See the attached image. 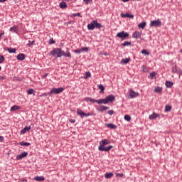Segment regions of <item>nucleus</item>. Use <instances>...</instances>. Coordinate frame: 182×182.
Here are the masks:
<instances>
[{"instance_id":"f257e3e1","label":"nucleus","mask_w":182,"mask_h":182,"mask_svg":"<svg viewBox=\"0 0 182 182\" xmlns=\"http://www.w3.org/2000/svg\"><path fill=\"white\" fill-rule=\"evenodd\" d=\"M50 53L52 56H54V58H62V56L70 58L72 56L69 48H66V52L62 50V48H56L51 50Z\"/></svg>"},{"instance_id":"f03ea898","label":"nucleus","mask_w":182,"mask_h":182,"mask_svg":"<svg viewBox=\"0 0 182 182\" xmlns=\"http://www.w3.org/2000/svg\"><path fill=\"white\" fill-rule=\"evenodd\" d=\"M107 144H110V140L109 139H103L100 142V146H98V150L100 151H110L112 149H113V146L109 145L107 147H105V146H107Z\"/></svg>"},{"instance_id":"7ed1b4c3","label":"nucleus","mask_w":182,"mask_h":182,"mask_svg":"<svg viewBox=\"0 0 182 182\" xmlns=\"http://www.w3.org/2000/svg\"><path fill=\"white\" fill-rule=\"evenodd\" d=\"M116 97L113 95H110L107 96L105 98L97 100V105H107L110 103V102L114 101Z\"/></svg>"},{"instance_id":"20e7f679","label":"nucleus","mask_w":182,"mask_h":182,"mask_svg":"<svg viewBox=\"0 0 182 182\" xmlns=\"http://www.w3.org/2000/svg\"><path fill=\"white\" fill-rule=\"evenodd\" d=\"M117 38H120V39L124 41V39H127V38H129V33H126L124 31L117 33Z\"/></svg>"},{"instance_id":"39448f33","label":"nucleus","mask_w":182,"mask_h":182,"mask_svg":"<svg viewBox=\"0 0 182 182\" xmlns=\"http://www.w3.org/2000/svg\"><path fill=\"white\" fill-rule=\"evenodd\" d=\"M63 90H65L63 87L52 88L50 93V95H59V93H62Z\"/></svg>"},{"instance_id":"423d86ee","label":"nucleus","mask_w":182,"mask_h":182,"mask_svg":"<svg viewBox=\"0 0 182 182\" xmlns=\"http://www.w3.org/2000/svg\"><path fill=\"white\" fill-rule=\"evenodd\" d=\"M153 26H154L155 28H159L161 26V21H160V19L151 21L150 27L153 28Z\"/></svg>"},{"instance_id":"0eeeda50","label":"nucleus","mask_w":182,"mask_h":182,"mask_svg":"<svg viewBox=\"0 0 182 182\" xmlns=\"http://www.w3.org/2000/svg\"><path fill=\"white\" fill-rule=\"evenodd\" d=\"M139 95V92H136L132 89L129 90L130 99H134V97H137Z\"/></svg>"},{"instance_id":"6e6552de","label":"nucleus","mask_w":182,"mask_h":182,"mask_svg":"<svg viewBox=\"0 0 182 182\" xmlns=\"http://www.w3.org/2000/svg\"><path fill=\"white\" fill-rule=\"evenodd\" d=\"M28 156V152L24 151L16 156V160H22V159Z\"/></svg>"},{"instance_id":"1a4fd4ad","label":"nucleus","mask_w":182,"mask_h":182,"mask_svg":"<svg viewBox=\"0 0 182 182\" xmlns=\"http://www.w3.org/2000/svg\"><path fill=\"white\" fill-rule=\"evenodd\" d=\"M87 28L88 31H93L95 29V20L92 21L90 23L87 24Z\"/></svg>"},{"instance_id":"9d476101","label":"nucleus","mask_w":182,"mask_h":182,"mask_svg":"<svg viewBox=\"0 0 182 182\" xmlns=\"http://www.w3.org/2000/svg\"><path fill=\"white\" fill-rule=\"evenodd\" d=\"M77 114H78V116H80L82 119H83V117H86V113L83 112V111H82L80 109H77Z\"/></svg>"},{"instance_id":"9b49d317","label":"nucleus","mask_w":182,"mask_h":182,"mask_svg":"<svg viewBox=\"0 0 182 182\" xmlns=\"http://www.w3.org/2000/svg\"><path fill=\"white\" fill-rule=\"evenodd\" d=\"M132 38H134L135 39H139V38H141V33L139 31H135L132 34Z\"/></svg>"},{"instance_id":"f8f14e48","label":"nucleus","mask_w":182,"mask_h":182,"mask_svg":"<svg viewBox=\"0 0 182 182\" xmlns=\"http://www.w3.org/2000/svg\"><path fill=\"white\" fill-rule=\"evenodd\" d=\"M121 16L122 18H131L132 19L134 18V16H133V14H129V13L121 14Z\"/></svg>"},{"instance_id":"ddd939ff","label":"nucleus","mask_w":182,"mask_h":182,"mask_svg":"<svg viewBox=\"0 0 182 182\" xmlns=\"http://www.w3.org/2000/svg\"><path fill=\"white\" fill-rule=\"evenodd\" d=\"M18 28L17 27V26H14L10 28L9 31L12 32L13 33H18Z\"/></svg>"},{"instance_id":"4468645a","label":"nucleus","mask_w":182,"mask_h":182,"mask_svg":"<svg viewBox=\"0 0 182 182\" xmlns=\"http://www.w3.org/2000/svg\"><path fill=\"white\" fill-rule=\"evenodd\" d=\"M101 28H103V25L97 23V20H95V29H101Z\"/></svg>"},{"instance_id":"2eb2a0df","label":"nucleus","mask_w":182,"mask_h":182,"mask_svg":"<svg viewBox=\"0 0 182 182\" xmlns=\"http://www.w3.org/2000/svg\"><path fill=\"white\" fill-rule=\"evenodd\" d=\"M29 130H31V126H26L23 129L21 130V134H25V133L29 132Z\"/></svg>"},{"instance_id":"dca6fc26","label":"nucleus","mask_w":182,"mask_h":182,"mask_svg":"<svg viewBox=\"0 0 182 182\" xmlns=\"http://www.w3.org/2000/svg\"><path fill=\"white\" fill-rule=\"evenodd\" d=\"M85 102H90V103H97V100H95L92 97L85 98Z\"/></svg>"},{"instance_id":"f3484780","label":"nucleus","mask_w":182,"mask_h":182,"mask_svg":"<svg viewBox=\"0 0 182 182\" xmlns=\"http://www.w3.org/2000/svg\"><path fill=\"white\" fill-rule=\"evenodd\" d=\"M159 115L158 114H156V112H154V113H152V114L149 115V120H153L154 119H157V117H159Z\"/></svg>"},{"instance_id":"a211bd4d","label":"nucleus","mask_w":182,"mask_h":182,"mask_svg":"<svg viewBox=\"0 0 182 182\" xmlns=\"http://www.w3.org/2000/svg\"><path fill=\"white\" fill-rule=\"evenodd\" d=\"M59 6L61 8V9H66V8H68V4H66L65 1H62L60 3Z\"/></svg>"},{"instance_id":"6ab92c4d","label":"nucleus","mask_w":182,"mask_h":182,"mask_svg":"<svg viewBox=\"0 0 182 182\" xmlns=\"http://www.w3.org/2000/svg\"><path fill=\"white\" fill-rule=\"evenodd\" d=\"M16 58L18 60H25V54L20 53L16 56Z\"/></svg>"},{"instance_id":"aec40b11","label":"nucleus","mask_w":182,"mask_h":182,"mask_svg":"<svg viewBox=\"0 0 182 182\" xmlns=\"http://www.w3.org/2000/svg\"><path fill=\"white\" fill-rule=\"evenodd\" d=\"M100 109H98V112H105V110H109V107L105 105H100Z\"/></svg>"},{"instance_id":"412c9836","label":"nucleus","mask_w":182,"mask_h":182,"mask_svg":"<svg viewBox=\"0 0 182 182\" xmlns=\"http://www.w3.org/2000/svg\"><path fill=\"white\" fill-rule=\"evenodd\" d=\"M35 181H45V177L43 176H36L34 177Z\"/></svg>"},{"instance_id":"4be33fe9","label":"nucleus","mask_w":182,"mask_h":182,"mask_svg":"<svg viewBox=\"0 0 182 182\" xmlns=\"http://www.w3.org/2000/svg\"><path fill=\"white\" fill-rule=\"evenodd\" d=\"M180 68H177V65H175L172 68L173 73H180Z\"/></svg>"},{"instance_id":"5701e85b","label":"nucleus","mask_w":182,"mask_h":182,"mask_svg":"<svg viewBox=\"0 0 182 182\" xmlns=\"http://www.w3.org/2000/svg\"><path fill=\"white\" fill-rule=\"evenodd\" d=\"M106 127H108V129H117V126L114 125V124H106Z\"/></svg>"},{"instance_id":"b1692460","label":"nucleus","mask_w":182,"mask_h":182,"mask_svg":"<svg viewBox=\"0 0 182 182\" xmlns=\"http://www.w3.org/2000/svg\"><path fill=\"white\" fill-rule=\"evenodd\" d=\"M129 62H130V58H123L121 60V63H123L124 65H127Z\"/></svg>"},{"instance_id":"393cba45","label":"nucleus","mask_w":182,"mask_h":182,"mask_svg":"<svg viewBox=\"0 0 182 182\" xmlns=\"http://www.w3.org/2000/svg\"><path fill=\"white\" fill-rule=\"evenodd\" d=\"M21 109V107L18 105H14L11 107V112H16V110H19Z\"/></svg>"},{"instance_id":"a878e982","label":"nucleus","mask_w":182,"mask_h":182,"mask_svg":"<svg viewBox=\"0 0 182 182\" xmlns=\"http://www.w3.org/2000/svg\"><path fill=\"white\" fill-rule=\"evenodd\" d=\"M173 85V82L171 81H166L165 82L166 87H172Z\"/></svg>"},{"instance_id":"bb28decb","label":"nucleus","mask_w":182,"mask_h":182,"mask_svg":"<svg viewBox=\"0 0 182 182\" xmlns=\"http://www.w3.org/2000/svg\"><path fill=\"white\" fill-rule=\"evenodd\" d=\"M105 178H112V177H113V173H112V172L106 173L105 174Z\"/></svg>"},{"instance_id":"cd10ccee","label":"nucleus","mask_w":182,"mask_h":182,"mask_svg":"<svg viewBox=\"0 0 182 182\" xmlns=\"http://www.w3.org/2000/svg\"><path fill=\"white\" fill-rule=\"evenodd\" d=\"M138 28L141 29H144L146 28V22H141L138 25Z\"/></svg>"},{"instance_id":"c85d7f7f","label":"nucleus","mask_w":182,"mask_h":182,"mask_svg":"<svg viewBox=\"0 0 182 182\" xmlns=\"http://www.w3.org/2000/svg\"><path fill=\"white\" fill-rule=\"evenodd\" d=\"M18 144H19L20 146H26V147H27L28 146H31V143H29V142H25V141H21V142L18 143Z\"/></svg>"},{"instance_id":"c756f323","label":"nucleus","mask_w":182,"mask_h":182,"mask_svg":"<svg viewBox=\"0 0 182 182\" xmlns=\"http://www.w3.org/2000/svg\"><path fill=\"white\" fill-rule=\"evenodd\" d=\"M161 90H163V87H156L155 89H154V92L156 93H160V92H161Z\"/></svg>"},{"instance_id":"7c9ffc66","label":"nucleus","mask_w":182,"mask_h":182,"mask_svg":"<svg viewBox=\"0 0 182 182\" xmlns=\"http://www.w3.org/2000/svg\"><path fill=\"white\" fill-rule=\"evenodd\" d=\"M97 87L100 90V93L105 92V87L102 85H98Z\"/></svg>"},{"instance_id":"2f4dec72","label":"nucleus","mask_w":182,"mask_h":182,"mask_svg":"<svg viewBox=\"0 0 182 182\" xmlns=\"http://www.w3.org/2000/svg\"><path fill=\"white\" fill-rule=\"evenodd\" d=\"M7 50L9 53H16V48H7Z\"/></svg>"},{"instance_id":"473e14b6","label":"nucleus","mask_w":182,"mask_h":182,"mask_svg":"<svg viewBox=\"0 0 182 182\" xmlns=\"http://www.w3.org/2000/svg\"><path fill=\"white\" fill-rule=\"evenodd\" d=\"M141 53H142V55H150V52H149L146 49L141 50Z\"/></svg>"},{"instance_id":"72a5a7b5","label":"nucleus","mask_w":182,"mask_h":182,"mask_svg":"<svg viewBox=\"0 0 182 182\" xmlns=\"http://www.w3.org/2000/svg\"><path fill=\"white\" fill-rule=\"evenodd\" d=\"M130 45H132V43L130 41H124L122 44V46H130Z\"/></svg>"},{"instance_id":"f704fd0d","label":"nucleus","mask_w":182,"mask_h":182,"mask_svg":"<svg viewBox=\"0 0 182 182\" xmlns=\"http://www.w3.org/2000/svg\"><path fill=\"white\" fill-rule=\"evenodd\" d=\"M124 120H127V122H130V120H132V117H130V115H124Z\"/></svg>"},{"instance_id":"c9c22d12","label":"nucleus","mask_w":182,"mask_h":182,"mask_svg":"<svg viewBox=\"0 0 182 182\" xmlns=\"http://www.w3.org/2000/svg\"><path fill=\"white\" fill-rule=\"evenodd\" d=\"M50 92H46V93H43L42 95H40V97H45L46 96H50Z\"/></svg>"},{"instance_id":"e433bc0d","label":"nucleus","mask_w":182,"mask_h":182,"mask_svg":"<svg viewBox=\"0 0 182 182\" xmlns=\"http://www.w3.org/2000/svg\"><path fill=\"white\" fill-rule=\"evenodd\" d=\"M171 110V106L168 105L165 106V112H170Z\"/></svg>"},{"instance_id":"4c0bfd02","label":"nucleus","mask_w":182,"mask_h":182,"mask_svg":"<svg viewBox=\"0 0 182 182\" xmlns=\"http://www.w3.org/2000/svg\"><path fill=\"white\" fill-rule=\"evenodd\" d=\"M80 49L81 52H87V50H89V48L87 47H82Z\"/></svg>"},{"instance_id":"58836bf2","label":"nucleus","mask_w":182,"mask_h":182,"mask_svg":"<svg viewBox=\"0 0 182 182\" xmlns=\"http://www.w3.org/2000/svg\"><path fill=\"white\" fill-rule=\"evenodd\" d=\"M90 76H91L90 72H86L85 79H87V78L90 77Z\"/></svg>"},{"instance_id":"ea45409f","label":"nucleus","mask_w":182,"mask_h":182,"mask_svg":"<svg viewBox=\"0 0 182 182\" xmlns=\"http://www.w3.org/2000/svg\"><path fill=\"white\" fill-rule=\"evenodd\" d=\"M48 43H49L50 45H53V43H56V41H55L53 40V38H51L49 40Z\"/></svg>"},{"instance_id":"a19ab883","label":"nucleus","mask_w":182,"mask_h":182,"mask_svg":"<svg viewBox=\"0 0 182 182\" xmlns=\"http://www.w3.org/2000/svg\"><path fill=\"white\" fill-rule=\"evenodd\" d=\"M5 60V57L4 55H0V63H2Z\"/></svg>"},{"instance_id":"79ce46f5","label":"nucleus","mask_w":182,"mask_h":182,"mask_svg":"<svg viewBox=\"0 0 182 182\" xmlns=\"http://www.w3.org/2000/svg\"><path fill=\"white\" fill-rule=\"evenodd\" d=\"M93 0H83V2H85V4L86 5H89V4H90Z\"/></svg>"},{"instance_id":"37998d69","label":"nucleus","mask_w":182,"mask_h":182,"mask_svg":"<svg viewBox=\"0 0 182 182\" xmlns=\"http://www.w3.org/2000/svg\"><path fill=\"white\" fill-rule=\"evenodd\" d=\"M33 89H29L27 92L28 95H33Z\"/></svg>"},{"instance_id":"c03bdc74","label":"nucleus","mask_w":182,"mask_h":182,"mask_svg":"<svg viewBox=\"0 0 182 182\" xmlns=\"http://www.w3.org/2000/svg\"><path fill=\"white\" fill-rule=\"evenodd\" d=\"M154 76H156V72H152L151 74H150V77L151 79H153L154 77Z\"/></svg>"},{"instance_id":"a18cd8bd","label":"nucleus","mask_w":182,"mask_h":182,"mask_svg":"<svg viewBox=\"0 0 182 182\" xmlns=\"http://www.w3.org/2000/svg\"><path fill=\"white\" fill-rule=\"evenodd\" d=\"M114 114V111L113 109L108 111V114H109V116H112Z\"/></svg>"},{"instance_id":"49530a36","label":"nucleus","mask_w":182,"mask_h":182,"mask_svg":"<svg viewBox=\"0 0 182 182\" xmlns=\"http://www.w3.org/2000/svg\"><path fill=\"white\" fill-rule=\"evenodd\" d=\"M72 16H80V18H82V16H80V13H77V14H73Z\"/></svg>"},{"instance_id":"de8ad7c7","label":"nucleus","mask_w":182,"mask_h":182,"mask_svg":"<svg viewBox=\"0 0 182 182\" xmlns=\"http://www.w3.org/2000/svg\"><path fill=\"white\" fill-rule=\"evenodd\" d=\"M29 43L27 44V46H31L32 45H33V43H35V41H33L31 42V41H28Z\"/></svg>"},{"instance_id":"09e8293b","label":"nucleus","mask_w":182,"mask_h":182,"mask_svg":"<svg viewBox=\"0 0 182 182\" xmlns=\"http://www.w3.org/2000/svg\"><path fill=\"white\" fill-rule=\"evenodd\" d=\"M124 174L123 173H116V176L117 177H121V178H122V177H124Z\"/></svg>"},{"instance_id":"8fccbe9b","label":"nucleus","mask_w":182,"mask_h":182,"mask_svg":"<svg viewBox=\"0 0 182 182\" xmlns=\"http://www.w3.org/2000/svg\"><path fill=\"white\" fill-rule=\"evenodd\" d=\"M75 53H80L82 52L81 49H77L74 50Z\"/></svg>"},{"instance_id":"3c124183","label":"nucleus","mask_w":182,"mask_h":182,"mask_svg":"<svg viewBox=\"0 0 182 182\" xmlns=\"http://www.w3.org/2000/svg\"><path fill=\"white\" fill-rule=\"evenodd\" d=\"M69 122H70V123H72V124L76 123V120L72 119H69Z\"/></svg>"},{"instance_id":"603ef678","label":"nucleus","mask_w":182,"mask_h":182,"mask_svg":"<svg viewBox=\"0 0 182 182\" xmlns=\"http://www.w3.org/2000/svg\"><path fill=\"white\" fill-rule=\"evenodd\" d=\"M4 79H6V75H3L0 77V80H4Z\"/></svg>"},{"instance_id":"864d4df0","label":"nucleus","mask_w":182,"mask_h":182,"mask_svg":"<svg viewBox=\"0 0 182 182\" xmlns=\"http://www.w3.org/2000/svg\"><path fill=\"white\" fill-rule=\"evenodd\" d=\"M88 116H92V113L90 112L85 113V117H87Z\"/></svg>"},{"instance_id":"5fc2aeb1","label":"nucleus","mask_w":182,"mask_h":182,"mask_svg":"<svg viewBox=\"0 0 182 182\" xmlns=\"http://www.w3.org/2000/svg\"><path fill=\"white\" fill-rule=\"evenodd\" d=\"M100 55H104L105 56H109V53H101Z\"/></svg>"},{"instance_id":"6e6d98bb","label":"nucleus","mask_w":182,"mask_h":182,"mask_svg":"<svg viewBox=\"0 0 182 182\" xmlns=\"http://www.w3.org/2000/svg\"><path fill=\"white\" fill-rule=\"evenodd\" d=\"M4 141V136H0V141Z\"/></svg>"},{"instance_id":"4d7b16f0","label":"nucleus","mask_w":182,"mask_h":182,"mask_svg":"<svg viewBox=\"0 0 182 182\" xmlns=\"http://www.w3.org/2000/svg\"><path fill=\"white\" fill-rule=\"evenodd\" d=\"M6 1H8V0H0V3L6 2Z\"/></svg>"},{"instance_id":"13d9d810","label":"nucleus","mask_w":182,"mask_h":182,"mask_svg":"<svg viewBox=\"0 0 182 182\" xmlns=\"http://www.w3.org/2000/svg\"><path fill=\"white\" fill-rule=\"evenodd\" d=\"M179 75H181L182 76V70L181 69L179 70Z\"/></svg>"},{"instance_id":"bf43d9fd","label":"nucleus","mask_w":182,"mask_h":182,"mask_svg":"<svg viewBox=\"0 0 182 182\" xmlns=\"http://www.w3.org/2000/svg\"><path fill=\"white\" fill-rule=\"evenodd\" d=\"M64 1H67L68 2H72V1L73 0H64Z\"/></svg>"},{"instance_id":"052dcab7","label":"nucleus","mask_w":182,"mask_h":182,"mask_svg":"<svg viewBox=\"0 0 182 182\" xmlns=\"http://www.w3.org/2000/svg\"><path fill=\"white\" fill-rule=\"evenodd\" d=\"M46 76H48V74L44 75L43 77H46Z\"/></svg>"},{"instance_id":"680f3d73","label":"nucleus","mask_w":182,"mask_h":182,"mask_svg":"<svg viewBox=\"0 0 182 182\" xmlns=\"http://www.w3.org/2000/svg\"><path fill=\"white\" fill-rule=\"evenodd\" d=\"M2 35H4V33H0V39H1V37L2 36Z\"/></svg>"},{"instance_id":"e2e57ef3","label":"nucleus","mask_w":182,"mask_h":182,"mask_svg":"<svg viewBox=\"0 0 182 182\" xmlns=\"http://www.w3.org/2000/svg\"><path fill=\"white\" fill-rule=\"evenodd\" d=\"M180 53H182V49H181V50H180Z\"/></svg>"},{"instance_id":"0e129e2a","label":"nucleus","mask_w":182,"mask_h":182,"mask_svg":"<svg viewBox=\"0 0 182 182\" xmlns=\"http://www.w3.org/2000/svg\"><path fill=\"white\" fill-rule=\"evenodd\" d=\"M1 69H2V68L0 66V70H1Z\"/></svg>"},{"instance_id":"69168bd1","label":"nucleus","mask_w":182,"mask_h":182,"mask_svg":"<svg viewBox=\"0 0 182 182\" xmlns=\"http://www.w3.org/2000/svg\"><path fill=\"white\" fill-rule=\"evenodd\" d=\"M14 2H16V0H14Z\"/></svg>"},{"instance_id":"338daca9","label":"nucleus","mask_w":182,"mask_h":182,"mask_svg":"<svg viewBox=\"0 0 182 182\" xmlns=\"http://www.w3.org/2000/svg\"><path fill=\"white\" fill-rule=\"evenodd\" d=\"M142 68H144V65H142Z\"/></svg>"},{"instance_id":"774afa93","label":"nucleus","mask_w":182,"mask_h":182,"mask_svg":"<svg viewBox=\"0 0 182 182\" xmlns=\"http://www.w3.org/2000/svg\"><path fill=\"white\" fill-rule=\"evenodd\" d=\"M136 1H139V0H136Z\"/></svg>"}]
</instances>
